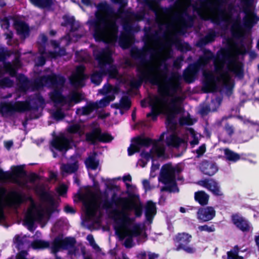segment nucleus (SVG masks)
Segmentation results:
<instances>
[{
  "label": "nucleus",
  "instance_id": "f257e3e1",
  "mask_svg": "<svg viewBox=\"0 0 259 259\" xmlns=\"http://www.w3.org/2000/svg\"><path fill=\"white\" fill-rule=\"evenodd\" d=\"M231 32L233 37L239 38V45L235 40L228 39L227 47L217 52L213 64L214 71L219 76L215 77L210 72L203 74L202 90L205 93L216 91V82L220 80L223 81L227 92L232 93L234 85L231 82L230 72L239 78L243 77V63L238 60V55L243 56V21L239 23L238 31L233 26Z\"/></svg>",
  "mask_w": 259,
  "mask_h": 259
},
{
  "label": "nucleus",
  "instance_id": "f03ea898",
  "mask_svg": "<svg viewBox=\"0 0 259 259\" xmlns=\"http://www.w3.org/2000/svg\"><path fill=\"white\" fill-rule=\"evenodd\" d=\"M124 8L119 6L116 12L106 2L98 4L97 11L95 14V19L91 22L96 41H105L111 34L117 33L118 27L116 23V17L122 18L123 15L127 16L128 14L135 16L134 13L125 10Z\"/></svg>",
  "mask_w": 259,
  "mask_h": 259
},
{
  "label": "nucleus",
  "instance_id": "7ed1b4c3",
  "mask_svg": "<svg viewBox=\"0 0 259 259\" xmlns=\"http://www.w3.org/2000/svg\"><path fill=\"white\" fill-rule=\"evenodd\" d=\"M157 68L150 66L147 68L146 70L142 69L139 66L137 67V71L140 74L138 75V79H133L130 81V85L131 88L138 89L142 84L144 81H149L153 85L158 86V93L159 94H165L170 96V94H176L178 91L182 89L179 82H173L172 80L176 78L175 75L168 77L164 76V82L160 84V78L158 74L154 73Z\"/></svg>",
  "mask_w": 259,
  "mask_h": 259
},
{
  "label": "nucleus",
  "instance_id": "20e7f679",
  "mask_svg": "<svg viewBox=\"0 0 259 259\" xmlns=\"http://www.w3.org/2000/svg\"><path fill=\"white\" fill-rule=\"evenodd\" d=\"M45 104L43 97L40 94H36L31 100V103L28 101H18L4 102L0 103V113L2 116L12 115L16 112L23 113L31 110L37 111L39 108Z\"/></svg>",
  "mask_w": 259,
  "mask_h": 259
},
{
  "label": "nucleus",
  "instance_id": "39448f33",
  "mask_svg": "<svg viewBox=\"0 0 259 259\" xmlns=\"http://www.w3.org/2000/svg\"><path fill=\"white\" fill-rule=\"evenodd\" d=\"M109 214L115 222L114 229L116 233L124 229L126 231V236L128 237H136L141 235L142 230L139 224H135L132 228H129L135 219L130 218L127 212L114 208L109 212Z\"/></svg>",
  "mask_w": 259,
  "mask_h": 259
},
{
  "label": "nucleus",
  "instance_id": "423d86ee",
  "mask_svg": "<svg viewBox=\"0 0 259 259\" xmlns=\"http://www.w3.org/2000/svg\"><path fill=\"white\" fill-rule=\"evenodd\" d=\"M28 199L32 200L31 197H27L25 194L17 190H11L8 193L6 187L0 186V222L5 219L3 204L5 200L7 205L17 207Z\"/></svg>",
  "mask_w": 259,
  "mask_h": 259
},
{
  "label": "nucleus",
  "instance_id": "0eeeda50",
  "mask_svg": "<svg viewBox=\"0 0 259 259\" xmlns=\"http://www.w3.org/2000/svg\"><path fill=\"white\" fill-rule=\"evenodd\" d=\"M254 0H244V41L251 36L253 26L259 21L254 12Z\"/></svg>",
  "mask_w": 259,
  "mask_h": 259
},
{
  "label": "nucleus",
  "instance_id": "6e6552de",
  "mask_svg": "<svg viewBox=\"0 0 259 259\" xmlns=\"http://www.w3.org/2000/svg\"><path fill=\"white\" fill-rule=\"evenodd\" d=\"M175 170L171 163H166L162 166L159 181L165 186L161 187V191L171 192L175 191L173 188L178 189Z\"/></svg>",
  "mask_w": 259,
  "mask_h": 259
},
{
  "label": "nucleus",
  "instance_id": "1a4fd4ad",
  "mask_svg": "<svg viewBox=\"0 0 259 259\" xmlns=\"http://www.w3.org/2000/svg\"><path fill=\"white\" fill-rule=\"evenodd\" d=\"M192 236L191 234L182 232L177 233L173 237L174 244L176 251L183 250L188 254H194L196 252V248L192 245H190Z\"/></svg>",
  "mask_w": 259,
  "mask_h": 259
},
{
  "label": "nucleus",
  "instance_id": "9d476101",
  "mask_svg": "<svg viewBox=\"0 0 259 259\" xmlns=\"http://www.w3.org/2000/svg\"><path fill=\"white\" fill-rule=\"evenodd\" d=\"M24 165L12 166V171H4L0 167V182L5 183L10 181L19 184V182L15 178H21L26 175V171L24 170Z\"/></svg>",
  "mask_w": 259,
  "mask_h": 259
},
{
  "label": "nucleus",
  "instance_id": "9b49d317",
  "mask_svg": "<svg viewBox=\"0 0 259 259\" xmlns=\"http://www.w3.org/2000/svg\"><path fill=\"white\" fill-rule=\"evenodd\" d=\"M85 141L91 145H95L98 142L109 143L113 138L107 133H102L100 127H96L85 134Z\"/></svg>",
  "mask_w": 259,
  "mask_h": 259
},
{
  "label": "nucleus",
  "instance_id": "f8f14e48",
  "mask_svg": "<svg viewBox=\"0 0 259 259\" xmlns=\"http://www.w3.org/2000/svg\"><path fill=\"white\" fill-rule=\"evenodd\" d=\"M76 240L74 237H67L63 238L61 236H58L54 239L52 246V252L57 253L60 249L67 250L74 247Z\"/></svg>",
  "mask_w": 259,
  "mask_h": 259
},
{
  "label": "nucleus",
  "instance_id": "ddd939ff",
  "mask_svg": "<svg viewBox=\"0 0 259 259\" xmlns=\"http://www.w3.org/2000/svg\"><path fill=\"white\" fill-rule=\"evenodd\" d=\"M179 100L180 97H176L171 99L169 104V111L166 116L165 123L171 130H175L177 127L175 117L181 112L180 107L177 104Z\"/></svg>",
  "mask_w": 259,
  "mask_h": 259
},
{
  "label": "nucleus",
  "instance_id": "4468645a",
  "mask_svg": "<svg viewBox=\"0 0 259 259\" xmlns=\"http://www.w3.org/2000/svg\"><path fill=\"white\" fill-rule=\"evenodd\" d=\"M122 26L124 30L121 32L119 38V45L123 49H127L130 46V42L128 37L131 35L134 31V27L131 21L128 19H123Z\"/></svg>",
  "mask_w": 259,
  "mask_h": 259
},
{
  "label": "nucleus",
  "instance_id": "2eb2a0df",
  "mask_svg": "<svg viewBox=\"0 0 259 259\" xmlns=\"http://www.w3.org/2000/svg\"><path fill=\"white\" fill-rule=\"evenodd\" d=\"M44 217V212L42 209L30 210L26 214L24 222L27 226L28 229L30 231H33L35 222L41 221Z\"/></svg>",
  "mask_w": 259,
  "mask_h": 259
},
{
  "label": "nucleus",
  "instance_id": "dca6fc26",
  "mask_svg": "<svg viewBox=\"0 0 259 259\" xmlns=\"http://www.w3.org/2000/svg\"><path fill=\"white\" fill-rule=\"evenodd\" d=\"M95 59L98 61L100 69L113 63V59L111 51L108 49H104L95 54Z\"/></svg>",
  "mask_w": 259,
  "mask_h": 259
},
{
  "label": "nucleus",
  "instance_id": "f3484780",
  "mask_svg": "<svg viewBox=\"0 0 259 259\" xmlns=\"http://www.w3.org/2000/svg\"><path fill=\"white\" fill-rule=\"evenodd\" d=\"M170 95L169 96H171L175 94H171L170 92ZM159 95H160V97H155V103L154 104H150L151 111L149 113H148L146 115L147 118L151 117L153 121L157 120L158 116L159 115V108L157 106V104L166 103L167 102V99L165 96H168L165 94Z\"/></svg>",
  "mask_w": 259,
  "mask_h": 259
},
{
  "label": "nucleus",
  "instance_id": "a211bd4d",
  "mask_svg": "<svg viewBox=\"0 0 259 259\" xmlns=\"http://www.w3.org/2000/svg\"><path fill=\"white\" fill-rule=\"evenodd\" d=\"M42 80L44 83L52 87L63 86L65 83L66 79L64 76L52 73L42 77Z\"/></svg>",
  "mask_w": 259,
  "mask_h": 259
},
{
  "label": "nucleus",
  "instance_id": "6ab92c4d",
  "mask_svg": "<svg viewBox=\"0 0 259 259\" xmlns=\"http://www.w3.org/2000/svg\"><path fill=\"white\" fill-rule=\"evenodd\" d=\"M215 215V211L211 206L200 208L197 212V218L200 223L210 221Z\"/></svg>",
  "mask_w": 259,
  "mask_h": 259
},
{
  "label": "nucleus",
  "instance_id": "aec40b11",
  "mask_svg": "<svg viewBox=\"0 0 259 259\" xmlns=\"http://www.w3.org/2000/svg\"><path fill=\"white\" fill-rule=\"evenodd\" d=\"M52 146L60 152H66L71 148L70 140L64 136L55 138L52 142Z\"/></svg>",
  "mask_w": 259,
  "mask_h": 259
},
{
  "label": "nucleus",
  "instance_id": "412c9836",
  "mask_svg": "<svg viewBox=\"0 0 259 259\" xmlns=\"http://www.w3.org/2000/svg\"><path fill=\"white\" fill-rule=\"evenodd\" d=\"M14 27L21 39H24L30 35L29 26L25 21L16 19L14 22Z\"/></svg>",
  "mask_w": 259,
  "mask_h": 259
},
{
  "label": "nucleus",
  "instance_id": "4be33fe9",
  "mask_svg": "<svg viewBox=\"0 0 259 259\" xmlns=\"http://www.w3.org/2000/svg\"><path fill=\"white\" fill-rule=\"evenodd\" d=\"M131 56L133 58L140 60V63L137 66H139L142 69L149 63V60L147 58L146 52L137 48H133L131 50Z\"/></svg>",
  "mask_w": 259,
  "mask_h": 259
},
{
  "label": "nucleus",
  "instance_id": "5701e85b",
  "mask_svg": "<svg viewBox=\"0 0 259 259\" xmlns=\"http://www.w3.org/2000/svg\"><path fill=\"white\" fill-rule=\"evenodd\" d=\"M200 170L204 175L212 176L218 171V167L215 162L204 160L200 164Z\"/></svg>",
  "mask_w": 259,
  "mask_h": 259
},
{
  "label": "nucleus",
  "instance_id": "b1692460",
  "mask_svg": "<svg viewBox=\"0 0 259 259\" xmlns=\"http://www.w3.org/2000/svg\"><path fill=\"white\" fill-rule=\"evenodd\" d=\"M199 184L202 187L211 191L216 196L222 195L218 183L213 179H205L199 182Z\"/></svg>",
  "mask_w": 259,
  "mask_h": 259
},
{
  "label": "nucleus",
  "instance_id": "393cba45",
  "mask_svg": "<svg viewBox=\"0 0 259 259\" xmlns=\"http://www.w3.org/2000/svg\"><path fill=\"white\" fill-rule=\"evenodd\" d=\"M17 87L18 90L21 92H26L30 89L31 80L24 74H18L17 76Z\"/></svg>",
  "mask_w": 259,
  "mask_h": 259
},
{
  "label": "nucleus",
  "instance_id": "a878e982",
  "mask_svg": "<svg viewBox=\"0 0 259 259\" xmlns=\"http://www.w3.org/2000/svg\"><path fill=\"white\" fill-rule=\"evenodd\" d=\"M156 212L155 203L151 200L148 201L145 207V215L146 220L150 223H152Z\"/></svg>",
  "mask_w": 259,
  "mask_h": 259
},
{
  "label": "nucleus",
  "instance_id": "bb28decb",
  "mask_svg": "<svg viewBox=\"0 0 259 259\" xmlns=\"http://www.w3.org/2000/svg\"><path fill=\"white\" fill-rule=\"evenodd\" d=\"M51 100L55 104H66V98L63 96L62 91L58 89H55L50 93Z\"/></svg>",
  "mask_w": 259,
  "mask_h": 259
},
{
  "label": "nucleus",
  "instance_id": "cd10ccee",
  "mask_svg": "<svg viewBox=\"0 0 259 259\" xmlns=\"http://www.w3.org/2000/svg\"><path fill=\"white\" fill-rule=\"evenodd\" d=\"M97 153L94 152L92 155L89 156L84 161L85 165L87 168H90L92 170H96L99 165V160L96 157Z\"/></svg>",
  "mask_w": 259,
  "mask_h": 259
},
{
  "label": "nucleus",
  "instance_id": "c85d7f7f",
  "mask_svg": "<svg viewBox=\"0 0 259 259\" xmlns=\"http://www.w3.org/2000/svg\"><path fill=\"white\" fill-rule=\"evenodd\" d=\"M62 18L64 22L61 23V25L62 26L66 27L69 25L70 26L71 32H75L78 30L79 25L76 23L74 17L64 15Z\"/></svg>",
  "mask_w": 259,
  "mask_h": 259
},
{
  "label": "nucleus",
  "instance_id": "c756f323",
  "mask_svg": "<svg viewBox=\"0 0 259 259\" xmlns=\"http://www.w3.org/2000/svg\"><path fill=\"white\" fill-rule=\"evenodd\" d=\"M183 142V140L175 134H172L166 137L165 143L168 147L179 148Z\"/></svg>",
  "mask_w": 259,
  "mask_h": 259
},
{
  "label": "nucleus",
  "instance_id": "7c9ffc66",
  "mask_svg": "<svg viewBox=\"0 0 259 259\" xmlns=\"http://www.w3.org/2000/svg\"><path fill=\"white\" fill-rule=\"evenodd\" d=\"M135 138L137 141V144L140 145L141 148L143 147H149L151 145L155 146L157 143V141L149 137H146L144 135H140Z\"/></svg>",
  "mask_w": 259,
  "mask_h": 259
},
{
  "label": "nucleus",
  "instance_id": "2f4dec72",
  "mask_svg": "<svg viewBox=\"0 0 259 259\" xmlns=\"http://www.w3.org/2000/svg\"><path fill=\"white\" fill-rule=\"evenodd\" d=\"M178 18L185 27H191L193 24V17L186 11H185L182 15H179Z\"/></svg>",
  "mask_w": 259,
  "mask_h": 259
},
{
  "label": "nucleus",
  "instance_id": "473e14b6",
  "mask_svg": "<svg viewBox=\"0 0 259 259\" xmlns=\"http://www.w3.org/2000/svg\"><path fill=\"white\" fill-rule=\"evenodd\" d=\"M39 196L40 199L44 202L48 203L52 207V212H54L53 207L55 205V199L50 192L45 191L44 189L40 191Z\"/></svg>",
  "mask_w": 259,
  "mask_h": 259
},
{
  "label": "nucleus",
  "instance_id": "72a5a7b5",
  "mask_svg": "<svg viewBox=\"0 0 259 259\" xmlns=\"http://www.w3.org/2000/svg\"><path fill=\"white\" fill-rule=\"evenodd\" d=\"M34 6L41 9H50L54 5V0H29Z\"/></svg>",
  "mask_w": 259,
  "mask_h": 259
},
{
  "label": "nucleus",
  "instance_id": "f704fd0d",
  "mask_svg": "<svg viewBox=\"0 0 259 259\" xmlns=\"http://www.w3.org/2000/svg\"><path fill=\"white\" fill-rule=\"evenodd\" d=\"M194 198L199 204L202 206H204L208 204L209 195L204 191H200L195 193Z\"/></svg>",
  "mask_w": 259,
  "mask_h": 259
},
{
  "label": "nucleus",
  "instance_id": "c9c22d12",
  "mask_svg": "<svg viewBox=\"0 0 259 259\" xmlns=\"http://www.w3.org/2000/svg\"><path fill=\"white\" fill-rule=\"evenodd\" d=\"M131 201V200L128 197L119 196L114 200L113 204L116 207L121 206L122 207L121 210H123L126 212L125 210H126Z\"/></svg>",
  "mask_w": 259,
  "mask_h": 259
},
{
  "label": "nucleus",
  "instance_id": "e433bc0d",
  "mask_svg": "<svg viewBox=\"0 0 259 259\" xmlns=\"http://www.w3.org/2000/svg\"><path fill=\"white\" fill-rule=\"evenodd\" d=\"M78 169V162L75 161L71 163L63 164L61 167V170L67 174H72L77 171Z\"/></svg>",
  "mask_w": 259,
  "mask_h": 259
},
{
  "label": "nucleus",
  "instance_id": "4c0bfd02",
  "mask_svg": "<svg viewBox=\"0 0 259 259\" xmlns=\"http://www.w3.org/2000/svg\"><path fill=\"white\" fill-rule=\"evenodd\" d=\"M87 78V76L73 74L70 78V83L75 87H83L84 85V81Z\"/></svg>",
  "mask_w": 259,
  "mask_h": 259
},
{
  "label": "nucleus",
  "instance_id": "58836bf2",
  "mask_svg": "<svg viewBox=\"0 0 259 259\" xmlns=\"http://www.w3.org/2000/svg\"><path fill=\"white\" fill-rule=\"evenodd\" d=\"M133 209L134 210L135 215L136 218H140L142 216L143 213V206L142 204H140L138 205L131 200L125 211H130Z\"/></svg>",
  "mask_w": 259,
  "mask_h": 259
},
{
  "label": "nucleus",
  "instance_id": "ea45409f",
  "mask_svg": "<svg viewBox=\"0 0 259 259\" xmlns=\"http://www.w3.org/2000/svg\"><path fill=\"white\" fill-rule=\"evenodd\" d=\"M104 76L105 75L102 71V68L100 69L99 71H95L91 75V81L96 85H99L101 83Z\"/></svg>",
  "mask_w": 259,
  "mask_h": 259
},
{
  "label": "nucleus",
  "instance_id": "a19ab883",
  "mask_svg": "<svg viewBox=\"0 0 259 259\" xmlns=\"http://www.w3.org/2000/svg\"><path fill=\"white\" fill-rule=\"evenodd\" d=\"M99 105L96 102H91L87 106L82 108V115H88L93 112L95 110L99 108Z\"/></svg>",
  "mask_w": 259,
  "mask_h": 259
},
{
  "label": "nucleus",
  "instance_id": "79ce46f5",
  "mask_svg": "<svg viewBox=\"0 0 259 259\" xmlns=\"http://www.w3.org/2000/svg\"><path fill=\"white\" fill-rule=\"evenodd\" d=\"M31 246L35 249H46L50 246V243L47 241L36 239L32 242Z\"/></svg>",
  "mask_w": 259,
  "mask_h": 259
},
{
  "label": "nucleus",
  "instance_id": "37998d69",
  "mask_svg": "<svg viewBox=\"0 0 259 259\" xmlns=\"http://www.w3.org/2000/svg\"><path fill=\"white\" fill-rule=\"evenodd\" d=\"M109 68H106V67H104L102 68L103 74H104L105 76L108 74L109 77L111 78H114L118 73V71L116 69V67L112 64L109 65Z\"/></svg>",
  "mask_w": 259,
  "mask_h": 259
},
{
  "label": "nucleus",
  "instance_id": "c03bdc74",
  "mask_svg": "<svg viewBox=\"0 0 259 259\" xmlns=\"http://www.w3.org/2000/svg\"><path fill=\"white\" fill-rule=\"evenodd\" d=\"M224 154L226 159L229 161L236 162L240 158L239 154L228 148H226L224 150Z\"/></svg>",
  "mask_w": 259,
  "mask_h": 259
},
{
  "label": "nucleus",
  "instance_id": "a18cd8bd",
  "mask_svg": "<svg viewBox=\"0 0 259 259\" xmlns=\"http://www.w3.org/2000/svg\"><path fill=\"white\" fill-rule=\"evenodd\" d=\"M68 98V103L73 102L75 104H78L83 100V97L82 94L77 92L71 93Z\"/></svg>",
  "mask_w": 259,
  "mask_h": 259
},
{
  "label": "nucleus",
  "instance_id": "49530a36",
  "mask_svg": "<svg viewBox=\"0 0 259 259\" xmlns=\"http://www.w3.org/2000/svg\"><path fill=\"white\" fill-rule=\"evenodd\" d=\"M133 141L134 143L131 144L127 149V153L129 156H132L136 153L139 152L141 149L140 145L137 144V141L135 138L133 139Z\"/></svg>",
  "mask_w": 259,
  "mask_h": 259
},
{
  "label": "nucleus",
  "instance_id": "de8ad7c7",
  "mask_svg": "<svg viewBox=\"0 0 259 259\" xmlns=\"http://www.w3.org/2000/svg\"><path fill=\"white\" fill-rule=\"evenodd\" d=\"M219 11V16L217 17L213 18L211 19V21L212 23L216 24L217 25L220 24L221 22H226V12L225 10H223L220 9L219 8L218 9Z\"/></svg>",
  "mask_w": 259,
  "mask_h": 259
},
{
  "label": "nucleus",
  "instance_id": "09e8293b",
  "mask_svg": "<svg viewBox=\"0 0 259 259\" xmlns=\"http://www.w3.org/2000/svg\"><path fill=\"white\" fill-rule=\"evenodd\" d=\"M4 69L6 72L8 73L10 76L16 77L18 76V69L11 65V63L7 62L4 65Z\"/></svg>",
  "mask_w": 259,
  "mask_h": 259
},
{
  "label": "nucleus",
  "instance_id": "8fccbe9b",
  "mask_svg": "<svg viewBox=\"0 0 259 259\" xmlns=\"http://www.w3.org/2000/svg\"><path fill=\"white\" fill-rule=\"evenodd\" d=\"M176 46L178 50L181 52H187L191 50V46L188 42H181V41L177 39L175 41Z\"/></svg>",
  "mask_w": 259,
  "mask_h": 259
},
{
  "label": "nucleus",
  "instance_id": "3c124183",
  "mask_svg": "<svg viewBox=\"0 0 259 259\" xmlns=\"http://www.w3.org/2000/svg\"><path fill=\"white\" fill-rule=\"evenodd\" d=\"M120 103L122 109L128 110L131 107L132 103L130 97L127 96H123L120 100Z\"/></svg>",
  "mask_w": 259,
  "mask_h": 259
},
{
  "label": "nucleus",
  "instance_id": "603ef678",
  "mask_svg": "<svg viewBox=\"0 0 259 259\" xmlns=\"http://www.w3.org/2000/svg\"><path fill=\"white\" fill-rule=\"evenodd\" d=\"M97 208L96 206L92 204H89L85 205V215L87 217L92 218L96 215Z\"/></svg>",
  "mask_w": 259,
  "mask_h": 259
},
{
  "label": "nucleus",
  "instance_id": "864d4df0",
  "mask_svg": "<svg viewBox=\"0 0 259 259\" xmlns=\"http://www.w3.org/2000/svg\"><path fill=\"white\" fill-rule=\"evenodd\" d=\"M195 72V65H190L187 71L184 72L183 76L185 80L189 83L192 82L191 79L192 74Z\"/></svg>",
  "mask_w": 259,
  "mask_h": 259
},
{
  "label": "nucleus",
  "instance_id": "5fc2aeb1",
  "mask_svg": "<svg viewBox=\"0 0 259 259\" xmlns=\"http://www.w3.org/2000/svg\"><path fill=\"white\" fill-rule=\"evenodd\" d=\"M105 198L102 201L101 206L102 208L106 210H108L112 208L114 206L113 204L114 202L111 199L109 200L108 198V194L107 193H105Z\"/></svg>",
  "mask_w": 259,
  "mask_h": 259
},
{
  "label": "nucleus",
  "instance_id": "6e6d98bb",
  "mask_svg": "<svg viewBox=\"0 0 259 259\" xmlns=\"http://www.w3.org/2000/svg\"><path fill=\"white\" fill-rule=\"evenodd\" d=\"M13 54L15 55V58L13 60L12 63H11V65L16 68H17V69H19L22 66V64L20 60L21 54L18 51H13Z\"/></svg>",
  "mask_w": 259,
  "mask_h": 259
},
{
  "label": "nucleus",
  "instance_id": "4d7b16f0",
  "mask_svg": "<svg viewBox=\"0 0 259 259\" xmlns=\"http://www.w3.org/2000/svg\"><path fill=\"white\" fill-rule=\"evenodd\" d=\"M67 132L70 134H79L81 133V126L78 123L71 124L67 127Z\"/></svg>",
  "mask_w": 259,
  "mask_h": 259
},
{
  "label": "nucleus",
  "instance_id": "13d9d810",
  "mask_svg": "<svg viewBox=\"0 0 259 259\" xmlns=\"http://www.w3.org/2000/svg\"><path fill=\"white\" fill-rule=\"evenodd\" d=\"M232 222L240 230L243 231V218L240 217L238 214H233L232 216Z\"/></svg>",
  "mask_w": 259,
  "mask_h": 259
},
{
  "label": "nucleus",
  "instance_id": "bf43d9fd",
  "mask_svg": "<svg viewBox=\"0 0 259 259\" xmlns=\"http://www.w3.org/2000/svg\"><path fill=\"white\" fill-rule=\"evenodd\" d=\"M14 84L13 80H11L8 77H5L0 79V88L4 89L5 88H11Z\"/></svg>",
  "mask_w": 259,
  "mask_h": 259
},
{
  "label": "nucleus",
  "instance_id": "052dcab7",
  "mask_svg": "<svg viewBox=\"0 0 259 259\" xmlns=\"http://www.w3.org/2000/svg\"><path fill=\"white\" fill-rule=\"evenodd\" d=\"M27 177L29 182L31 183H34L36 181L41 180L40 177L35 172H31L28 175H26L25 176H24V177ZM21 178L22 177L20 178ZM22 178H23V177ZM17 178H18L16 177L15 179L19 182L18 184L20 185V182L17 179Z\"/></svg>",
  "mask_w": 259,
  "mask_h": 259
},
{
  "label": "nucleus",
  "instance_id": "680f3d73",
  "mask_svg": "<svg viewBox=\"0 0 259 259\" xmlns=\"http://www.w3.org/2000/svg\"><path fill=\"white\" fill-rule=\"evenodd\" d=\"M14 243L18 250L22 249L24 245V238L19 235H16L14 237Z\"/></svg>",
  "mask_w": 259,
  "mask_h": 259
},
{
  "label": "nucleus",
  "instance_id": "e2e57ef3",
  "mask_svg": "<svg viewBox=\"0 0 259 259\" xmlns=\"http://www.w3.org/2000/svg\"><path fill=\"white\" fill-rule=\"evenodd\" d=\"M13 55V51L8 50L0 49V62H4L7 58Z\"/></svg>",
  "mask_w": 259,
  "mask_h": 259
},
{
  "label": "nucleus",
  "instance_id": "0e129e2a",
  "mask_svg": "<svg viewBox=\"0 0 259 259\" xmlns=\"http://www.w3.org/2000/svg\"><path fill=\"white\" fill-rule=\"evenodd\" d=\"M44 81L42 80V77L40 79H36L34 81H31L30 88L32 90H38L43 86Z\"/></svg>",
  "mask_w": 259,
  "mask_h": 259
},
{
  "label": "nucleus",
  "instance_id": "69168bd1",
  "mask_svg": "<svg viewBox=\"0 0 259 259\" xmlns=\"http://www.w3.org/2000/svg\"><path fill=\"white\" fill-rule=\"evenodd\" d=\"M104 88H105V92L102 93L103 94L105 93H110L111 92H113L114 94H117L119 91V88L118 87L115 86L113 87L110 84L108 83L107 85H104Z\"/></svg>",
  "mask_w": 259,
  "mask_h": 259
},
{
  "label": "nucleus",
  "instance_id": "338daca9",
  "mask_svg": "<svg viewBox=\"0 0 259 259\" xmlns=\"http://www.w3.org/2000/svg\"><path fill=\"white\" fill-rule=\"evenodd\" d=\"M215 32L214 31H211L210 32H209L207 34H206V35L203 37L206 40L207 44H208L209 43L213 42L215 40Z\"/></svg>",
  "mask_w": 259,
  "mask_h": 259
},
{
  "label": "nucleus",
  "instance_id": "774afa93",
  "mask_svg": "<svg viewBox=\"0 0 259 259\" xmlns=\"http://www.w3.org/2000/svg\"><path fill=\"white\" fill-rule=\"evenodd\" d=\"M143 4L148 7V8L153 11H155L156 3L155 0H143Z\"/></svg>",
  "mask_w": 259,
  "mask_h": 259
}]
</instances>
